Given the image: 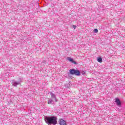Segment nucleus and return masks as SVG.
Returning <instances> with one entry per match:
<instances>
[{"instance_id": "11", "label": "nucleus", "mask_w": 125, "mask_h": 125, "mask_svg": "<svg viewBox=\"0 0 125 125\" xmlns=\"http://www.w3.org/2000/svg\"><path fill=\"white\" fill-rule=\"evenodd\" d=\"M73 28H74V29H76V28H77V26L73 25Z\"/></svg>"}, {"instance_id": "1", "label": "nucleus", "mask_w": 125, "mask_h": 125, "mask_svg": "<svg viewBox=\"0 0 125 125\" xmlns=\"http://www.w3.org/2000/svg\"><path fill=\"white\" fill-rule=\"evenodd\" d=\"M45 121L48 125H56L57 124V118L55 116L45 117Z\"/></svg>"}, {"instance_id": "3", "label": "nucleus", "mask_w": 125, "mask_h": 125, "mask_svg": "<svg viewBox=\"0 0 125 125\" xmlns=\"http://www.w3.org/2000/svg\"><path fill=\"white\" fill-rule=\"evenodd\" d=\"M51 95V99L55 102H57V99H56V96L53 93H50Z\"/></svg>"}, {"instance_id": "8", "label": "nucleus", "mask_w": 125, "mask_h": 125, "mask_svg": "<svg viewBox=\"0 0 125 125\" xmlns=\"http://www.w3.org/2000/svg\"><path fill=\"white\" fill-rule=\"evenodd\" d=\"M54 102H54L52 99H49L48 101V104H53Z\"/></svg>"}, {"instance_id": "6", "label": "nucleus", "mask_w": 125, "mask_h": 125, "mask_svg": "<svg viewBox=\"0 0 125 125\" xmlns=\"http://www.w3.org/2000/svg\"><path fill=\"white\" fill-rule=\"evenodd\" d=\"M20 83H21V81H18V82L15 81L13 82V84L14 86H17V85H18V84H20Z\"/></svg>"}, {"instance_id": "2", "label": "nucleus", "mask_w": 125, "mask_h": 125, "mask_svg": "<svg viewBox=\"0 0 125 125\" xmlns=\"http://www.w3.org/2000/svg\"><path fill=\"white\" fill-rule=\"evenodd\" d=\"M69 73L71 75H75V76H80L81 72L79 70H76L74 69H70Z\"/></svg>"}, {"instance_id": "4", "label": "nucleus", "mask_w": 125, "mask_h": 125, "mask_svg": "<svg viewBox=\"0 0 125 125\" xmlns=\"http://www.w3.org/2000/svg\"><path fill=\"white\" fill-rule=\"evenodd\" d=\"M59 124L60 125H67V123H66V121L63 119H60L59 121Z\"/></svg>"}, {"instance_id": "7", "label": "nucleus", "mask_w": 125, "mask_h": 125, "mask_svg": "<svg viewBox=\"0 0 125 125\" xmlns=\"http://www.w3.org/2000/svg\"><path fill=\"white\" fill-rule=\"evenodd\" d=\"M117 105H118V106H120L121 105V101H120V99L117 98L116 99V101H115Z\"/></svg>"}, {"instance_id": "10", "label": "nucleus", "mask_w": 125, "mask_h": 125, "mask_svg": "<svg viewBox=\"0 0 125 125\" xmlns=\"http://www.w3.org/2000/svg\"><path fill=\"white\" fill-rule=\"evenodd\" d=\"M94 33H98V29H95L94 30Z\"/></svg>"}, {"instance_id": "5", "label": "nucleus", "mask_w": 125, "mask_h": 125, "mask_svg": "<svg viewBox=\"0 0 125 125\" xmlns=\"http://www.w3.org/2000/svg\"><path fill=\"white\" fill-rule=\"evenodd\" d=\"M67 59L68 61H69L70 62H71V63H73V64H77V62L74 61V60L73 59L71 58V57H68L67 58Z\"/></svg>"}, {"instance_id": "9", "label": "nucleus", "mask_w": 125, "mask_h": 125, "mask_svg": "<svg viewBox=\"0 0 125 125\" xmlns=\"http://www.w3.org/2000/svg\"><path fill=\"white\" fill-rule=\"evenodd\" d=\"M97 61H98L99 62V63H102V58H98L97 59Z\"/></svg>"}]
</instances>
